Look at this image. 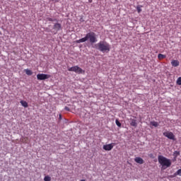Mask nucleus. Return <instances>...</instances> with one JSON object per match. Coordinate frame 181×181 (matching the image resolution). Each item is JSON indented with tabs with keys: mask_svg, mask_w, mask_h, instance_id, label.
<instances>
[{
	"mask_svg": "<svg viewBox=\"0 0 181 181\" xmlns=\"http://www.w3.org/2000/svg\"><path fill=\"white\" fill-rule=\"evenodd\" d=\"M87 40H89L90 45L97 43L98 42V39H97V34L94 32H89L84 37L77 40L76 43H84V42H87Z\"/></svg>",
	"mask_w": 181,
	"mask_h": 181,
	"instance_id": "1",
	"label": "nucleus"
},
{
	"mask_svg": "<svg viewBox=\"0 0 181 181\" xmlns=\"http://www.w3.org/2000/svg\"><path fill=\"white\" fill-rule=\"evenodd\" d=\"M96 50H99L102 53H110L111 50V45L107 41H100L94 45Z\"/></svg>",
	"mask_w": 181,
	"mask_h": 181,
	"instance_id": "2",
	"label": "nucleus"
},
{
	"mask_svg": "<svg viewBox=\"0 0 181 181\" xmlns=\"http://www.w3.org/2000/svg\"><path fill=\"white\" fill-rule=\"evenodd\" d=\"M158 163L164 169H166L167 168H170V165H172V161H170V159H168L163 156H158Z\"/></svg>",
	"mask_w": 181,
	"mask_h": 181,
	"instance_id": "3",
	"label": "nucleus"
},
{
	"mask_svg": "<svg viewBox=\"0 0 181 181\" xmlns=\"http://www.w3.org/2000/svg\"><path fill=\"white\" fill-rule=\"evenodd\" d=\"M68 71H74L76 74H84V73H86V71L83 70V69L80 68L78 66L72 67L68 66Z\"/></svg>",
	"mask_w": 181,
	"mask_h": 181,
	"instance_id": "4",
	"label": "nucleus"
},
{
	"mask_svg": "<svg viewBox=\"0 0 181 181\" xmlns=\"http://www.w3.org/2000/svg\"><path fill=\"white\" fill-rule=\"evenodd\" d=\"M163 135L168 139L176 141V139L175 138V134H173V133L171 132H165L163 133Z\"/></svg>",
	"mask_w": 181,
	"mask_h": 181,
	"instance_id": "5",
	"label": "nucleus"
},
{
	"mask_svg": "<svg viewBox=\"0 0 181 181\" xmlns=\"http://www.w3.org/2000/svg\"><path fill=\"white\" fill-rule=\"evenodd\" d=\"M50 75L45 74H38L37 75V79L40 81L47 80V78H50Z\"/></svg>",
	"mask_w": 181,
	"mask_h": 181,
	"instance_id": "6",
	"label": "nucleus"
},
{
	"mask_svg": "<svg viewBox=\"0 0 181 181\" xmlns=\"http://www.w3.org/2000/svg\"><path fill=\"white\" fill-rule=\"evenodd\" d=\"M115 146V143H112L110 144H106L103 146L104 151H112V148Z\"/></svg>",
	"mask_w": 181,
	"mask_h": 181,
	"instance_id": "7",
	"label": "nucleus"
},
{
	"mask_svg": "<svg viewBox=\"0 0 181 181\" xmlns=\"http://www.w3.org/2000/svg\"><path fill=\"white\" fill-rule=\"evenodd\" d=\"M53 29H54V30L56 31V33H57V32L62 30V24H60L59 23H54V26H53Z\"/></svg>",
	"mask_w": 181,
	"mask_h": 181,
	"instance_id": "8",
	"label": "nucleus"
},
{
	"mask_svg": "<svg viewBox=\"0 0 181 181\" xmlns=\"http://www.w3.org/2000/svg\"><path fill=\"white\" fill-rule=\"evenodd\" d=\"M134 161L136 163H139V165H144V159H142V158L141 157H136L134 158Z\"/></svg>",
	"mask_w": 181,
	"mask_h": 181,
	"instance_id": "9",
	"label": "nucleus"
},
{
	"mask_svg": "<svg viewBox=\"0 0 181 181\" xmlns=\"http://www.w3.org/2000/svg\"><path fill=\"white\" fill-rule=\"evenodd\" d=\"M180 64V62L178 60L173 59L171 62V66L173 67H177Z\"/></svg>",
	"mask_w": 181,
	"mask_h": 181,
	"instance_id": "10",
	"label": "nucleus"
},
{
	"mask_svg": "<svg viewBox=\"0 0 181 181\" xmlns=\"http://www.w3.org/2000/svg\"><path fill=\"white\" fill-rule=\"evenodd\" d=\"M130 125L132 127H134L135 128H136V127H138V123H136V120L134 119H132V122H130Z\"/></svg>",
	"mask_w": 181,
	"mask_h": 181,
	"instance_id": "11",
	"label": "nucleus"
},
{
	"mask_svg": "<svg viewBox=\"0 0 181 181\" xmlns=\"http://www.w3.org/2000/svg\"><path fill=\"white\" fill-rule=\"evenodd\" d=\"M21 104L23 107H24V108H28V107H29V105L28 104V102L25 101V100H21Z\"/></svg>",
	"mask_w": 181,
	"mask_h": 181,
	"instance_id": "12",
	"label": "nucleus"
},
{
	"mask_svg": "<svg viewBox=\"0 0 181 181\" xmlns=\"http://www.w3.org/2000/svg\"><path fill=\"white\" fill-rule=\"evenodd\" d=\"M150 125L154 127L155 128H158V127H159V123H158V122L152 121L150 122Z\"/></svg>",
	"mask_w": 181,
	"mask_h": 181,
	"instance_id": "13",
	"label": "nucleus"
},
{
	"mask_svg": "<svg viewBox=\"0 0 181 181\" xmlns=\"http://www.w3.org/2000/svg\"><path fill=\"white\" fill-rule=\"evenodd\" d=\"M46 21H48L49 22H59V20H57V18H50V17H47L46 18Z\"/></svg>",
	"mask_w": 181,
	"mask_h": 181,
	"instance_id": "14",
	"label": "nucleus"
},
{
	"mask_svg": "<svg viewBox=\"0 0 181 181\" xmlns=\"http://www.w3.org/2000/svg\"><path fill=\"white\" fill-rule=\"evenodd\" d=\"M24 72L25 74H27V76H32V74H33V72L29 69H24Z\"/></svg>",
	"mask_w": 181,
	"mask_h": 181,
	"instance_id": "15",
	"label": "nucleus"
},
{
	"mask_svg": "<svg viewBox=\"0 0 181 181\" xmlns=\"http://www.w3.org/2000/svg\"><path fill=\"white\" fill-rule=\"evenodd\" d=\"M180 156V151H175L173 153V156H174V159H176V158H177V156Z\"/></svg>",
	"mask_w": 181,
	"mask_h": 181,
	"instance_id": "16",
	"label": "nucleus"
},
{
	"mask_svg": "<svg viewBox=\"0 0 181 181\" xmlns=\"http://www.w3.org/2000/svg\"><path fill=\"white\" fill-rule=\"evenodd\" d=\"M158 59L159 60H162L163 59H166V55L162 54H158Z\"/></svg>",
	"mask_w": 181,
	"mask_h": 181,
	"instance_id": "17",
	"label": "nucleus"
},
{
	"mask_svg": "<svg viewBox=\"0 0 181 181\" xmlns=\"http://www.w3.org/2000/svg\"><path fill=\"white\" fill-rule=\"evenodd\" d=\"M115 124L119 128H121V127H122V124L119 122V120L118 119H116Z\"/></svg>",
	"mask_w": 181,
	"mask_h": 181,
	"instance_id": "18",
	"label": "nucleus"
},
{
	"mask_svg": "<svg viewBox=\"0 0 181 181\" xmlns=\"http://www.w3.org/2000/svg\"><path fill=\"white\" fill-rule=\"evenodd\" d=\"M141 8H142V6H136V10H137L138 13H141V12H142V9Z\"/></svg>",
	"mask_w": 181,
	"mask_h": 181,
	"instance_id": "19",
	"label": "nucleus"
},
{
	"mask_svg": "<svg viewBox=\"0 0 181 181\" xmlns=\"http://www.w3.org/2000/svg\"><path fill=\"white\" fill-rule=\"evenodd\" d=\"M44 180H45V181H51V180H52V177H50V176H49V175H46V176L44 177Z\"/></svg>",
	"mask_w": 181,
	"mask_h": 181,
	"instance_id": "20",
	"label": "nucleus"
},
{
	"mask_svg": "<svg viewBox=\"0 0 181 181\" xmlns=\"http://www.w3.org/2000/svg\"><path fill=\"white\" fill-rule=\"evenodd\" d=\"M175 176H181V168L177 170V172L175 173Z\"/></svg>",
	"mask_w": 181,
	"mask_h": 181,
	"instance_id": "21",
	"label": "nucleus"
},
{
	"mask_svg": "<svg viewBox=\"0 0 181 181\" xmlns=\"http://www.w3.org/2000/svg\"><path fill=\"white\" fill-rule=\"evenodd\" d=\"M177 86H181V76L179 77L177 79V81H176Z\"/></svg>",
	"mask_w": 181,
	"mask_h": 181,
	"instance_id": "22",
	"label": "nucleus"
},
{
	"mask_svg": "<svg viewBox=\"0 0 181 181\" xmlns=\"http://www.w3.org/2000/svg\"><path fill=\"white\" fill-rule=\"evenodd\" d=\"M49 2H54V4H57V2H60L62 0H49Z\"/></svg>",
	"mask_w": 181,
	"mask_h": 181,
	"instance_id": "23",
	"label": "nucleus"
},
{
	"mask_svg": "<svg viewBox=\"0 0 181 181\" xmlns=\"http://www.w3.org/2000/svg\"><path fill=\"white\" fill-rule=\"evenodd\" d=\"M64 110H65V111H70V107L66 106V107H64Z\"/></svg>",
	"mask_w": 181,
	"mask_h": 181,
	"instance_id": "24",
	"label": "nucleus"
},
{
	"mask_svg": "<svg viewBox=\"0 0 181 181\" xmlns=\"http://www.w3.org/2000/svg\"><path fill=\"white\" fill-rule=\"evenodd\" d=\"M59 121H62V119H63V117H62V114H59Z\"/></svg>",
	"mask_w": 181,
	"mask_h": 181,
	"instance_id": "25",
	"label": "nucleus"
},
{
	"mask_svg": "<svg viewBox=\"0 0 181 181\" xmlns=\"http://www.w3.org/2000/svg\"><path fill=\"white\" fill-rule=\"evenodd\" d=\"M89 4H91L93 2V0H88Z\"/></svg>",
	"mask_w": 181,
	"mask_h": 181,
	"instance_id": "26",
	"label": "nucleus"
},
{
	"mask_svg": "<svg viewBox=\"0 0 181 181\" xmlns=\"http://www.w3.org/2000/svg\"><path fill=\"white\" fill-rule=\"evenodd\" d=\"M153 156V154L149 155L150 158H152Z\"/></svg>",
	"mask_w": 181,
	"mask_h": 181,
	"instance_id": "27",
	"label": "nucleus"
},
{
	"mask_svg": "<svg viewBox=\"0 0 181 181\" xmlns=\"http://www.w3.org/2000/svg\"><path fill=\"white\" fill-rule=\"evenodd\" d=\"M0 35H1V31H0Z\"/></svg>",
	"mask_w": 181,
	"mask_h": 181,
	"instance_id": "28",
	"label": "nucleus"
}]
</instances>
